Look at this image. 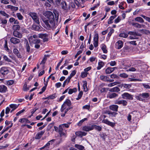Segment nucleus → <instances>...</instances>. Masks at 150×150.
I'll list each match as a JSON object with an SVG mask.
<instances>
[{
  "instance_id": "13",
  "label": "nucleus",
  "mask_w": 150,
  "mask_h": 150,
  "mask_svg": "<svg viewBox=\"0 0 150 150\" xmlns=\"http://www.w3.org/2000/svg\"><path fill=\"white\" fill-rule=\"evenodd\" d=\"M82 130L86 132H89L93 130L92 125L91 126H85L82 128Z\"/></svg>"
},
{
  "instance_id": "59",
  "label": "nucleus",
  "mask_w": 150,
  "mask_h": 150,
  "mask_svg": "<svg viewBox=\"0 0 150 150\" xmlns=\"http://www.w3.org/2000/svg\"><path fill=\"white\" fill-rule=\"evenodd\" d=\"M3 58L5 61H6L8 62H11V59H9V58H8V57L6 55H4V57H3Z\"/></svg>"
},
{
  "instance_id": "31",
  "label": "nucleus",
  "mask_w": 150,
  "mask_h": 150,
  "mask_svg": "<svg viewBox=\"0 0 150 150\" xmlns=\"http://www.w3.org/2000/svg\"><path fill=\"white\" fill-rule=\"evenodd\" d=\"M64 103L69 107L71 105V102L70 100L69 99H66L64 102Z\"/></svg>"
},
{
  "instance_id": "58",
  "label": "nucleus",
  "mask_w": 150,
  "mask_h": 150,
  "mask_svg": "<svg viewBox=\"0 0 150 150\" xmlns=\"http://www.w3.org/2000/svg\"><path fill=\"white\" fill-rule=\"evenodd\" d=\"M118 84V82H114L108 84V86L109 87H112Z\"/></svg>"
},
{
  "instance_id": "5",
  "label": "nucleus",
  "mask_w": 150,
  "mask_h": 150,
  "mask_svg": "<svg viewBox=\"0 0 150 150\" xmlns=\"http://www.w3.org/2000/svg\"><path fill=\"white\" fill-rule=\"evenodd\" d=\"M122 98L127 100H132L133 99V95L128 93H124L121 95Z\"/></svg>"
},
{
  "instance_id": "16",
  "label": "nucleus",
  "mask_w": 150,
  "mask_h": 150,
  "mask_svg": "<svg viewBox=\"0 0 150 150\" xmlns=\"http://www.w3.org/2000/svg\"><path fill=\"white\" fill-rule=\"evenodd\" d=\"M105 85V83H102L99 86V88H100V91L101 93L106 92L108 90V88H102L103 86Z\"/></svg>"
},
{
  "instance_id": "41",
  "label": "nucleus",
  "mask_w": 150,
  "mask_h": 150,
  "mask_svg": "<svg viewBox=\"0 0 150 150\" xmlns=\"http://www.w3.org/2000/svg\"><path fill=\"white\" fill-rule=\"evenodd\" d=\"M18 105L16 104H12L10 105V107L13 109L14 110L16 109L18 107Z\"/></svg>"
},
{
  "instance_id": "40",
  "label": "nucleus",
  "mask_w": 150,
  "mask_h": 150,
  "mask_svg": "<svg viewBox=\"0 0 150 150\" xmlns=\"http://www.w3.org/2000/svg\"><path fill=\"white\" fill-rule=\"evenodd\" d=\"M55 139H52L49 141L45 146L44 147H47L49 146L50 144H52L55 141Z\"/></svg>"
},
{
  "instance_id": "22",
  "label": "nucleus",
  "mask_w": 150,
  "mask_h": 150,
  "mask_svg": "<svg viewBox=\"0 0 150 150\" xmlns=\"http://www.w3.org/2000/svg\"><path fill=\"white\" fill-rule=\"evenodd\" d=\"M19 121L21 123H29L30 122L27 119L25 118H21L19 120Z\"/></svg>"
},
{
  "instance_id": "47",
  "label": "nucleus",
  "mask_w": 150,
  "mask_h": 150,
  "mask_svg": "<svg viewBox=\"0 0 150 150\" xmlns=\"http://www.w3.org/2000/svg\"><path fill=\"white\" fill-rule=\"evenodd\" d=\"M76 70H74L73 71H72L69 76H68V77L70 79H71V78L74 76L76 73Z\"/></svg>"
},
{
  "instance_id": "2",
  "label": "nucleus",
  "mask_w": 150,
  "mask_h": 150,
  "mask_svg": "<svg viewBox=\"0 0 150 150\" xmlns=\"http://www.w3.org/2000/svg\"><path fill=\"white\" fill-rule=\"evenodd\" d=\"M59 133L61 137H67L66 131L63 128V125H59Z\"/></svg>"
},
{
  "instance_id": "28",
  "label": "nucleus",
  "mask_w": 150,
  "mask_h": 150,
  "mask_svg": "<svg viewBox=\"0 0 150 150\" xmlns=\"http://www.w3.org/2000/svg\"><path fill=\"white\" fill-rule=\"evenodd\" d=\"M104 65V63L102 61L99 62L98 63V65L97 67V70L100 69Z\"/></svg>"
},
{
  "instance_id": "51",
  "label": "nucleus",
  "mask_w": 150,
  "mask_h": 150,
  "mask_svg": "<svg viewBox=\"0 0 150 150\" xmlns=\"http://www.w3.org/2000/svg\"><path fill=\"white\" fill-rule=\"evenodd\" d=\"M14 83V81L13 80H10L6 81L7 85L10 86L11 85Z\"/></svg>"
},
{
  "instance_id": "38",
  "label": "nucleus",
  "mask_w": 150,
  "mask_h": 150,
  "mask_svg": "<svg viewBox=\"0 0 150 150\" xmlns=\"http://www.w3.org/2000/svg\"><path fill=\"white\" fill-rule=\"evenodd\" d=\"M49 55H45L43 59L41 62L40 64H44L45 63V62L47 60V57H49Z\"/></svg>"
},
{
  "instance_id": "36",
  "label": "nucleus",
  "mask_w": 150,
  "mask_h": 150,
  "mask_svg": "<svg viewBox=\"0 0 150 150\" xmlns=\"http://www.w3.org/2000/svg\"><path fill=\"white\" fill-rule=\"evenodd\" d=\"M128 34L134 36H139V34L138 33L135 31H129Z\"/></svg>"
},
{
  "instance_id": "53",
  "label": "nucleus",
  "mask_w": 150,
  "mask_h": 150,
  "mask_svg": "<svg viewBox=\"0 0 150 150\" xmlns=\"http://www.w3.org/2000/svg\"><path fill=\"white\" fill-rule=\"evenodd\" d=\"M0 13L1 15L4 16L6 17L7 18H8L9 17V15L8 14H7L3 11H0Z\"/></svg>"
},
{
  "instance_id": "49",
  "label": "nucleus",
  "mask_w": 150,
  "mask_h": 150,
  "mask_svg": "<svg viewBox=\"0 0 150 150\" xmlns=\"http://www.w3.org/2000/svg\"><path fill=\"white\" fill-rule=\"evenodd\" d=\"M143 97V98L144 99V98H147L149 96V94L148 93H143L141 94Z\"/></svg>"
},
{
  "instance_id": "55",
  "label": "nucleus",
  "mask_w": 150,
  "mask_h": 150,
  "mask_svg": "<svg viewBox=\"0 0 150 150\" xmlns=\"http://www.w3.org/2000/svg\"><path fill=\"white\" fill-rule=\"evenodd\" d=\"M114 30L113 29H111L108 33L107 35V37L109 38H110L112 34L114 33Z\"/></svg>"
},
{
  "instance_id": "1",
  "label": "nucleus",
  "mask_w": 150,
  "mask_h": 150,
  "mask_svg": "<svg viewBox=\"0 0 150 150\" xmlns=\"http://www.w3.org/2000/svg\"><path fill=\"white\" fill-rule=\"evenodd\" d=\"M44 15L48 20L44 18H42V20L44 23V27L46 29L50 30L53 28L55 25L54 16L53 13L49 11L45 12Z\"/></svg>"
},
{
  "instance_id": "37",
  "label": "nucleus",
  "mask_w": 150,
  "mask_h": 150,
  "mask_svg": "<svg viewBox=\"0 0 150 150\" xmlns=\"http://www.w3.org/2000/svg\"><path fill=\"white\" fill-rule=\"evenodd\" d=\"M122 86L123 88H125L126 89H129L131 87V85L130 84H127L126 83H123Z\"/></svg>"
},
{
  "instance_id": "15",
  "label": "nucleus",
  "mask_w": 150,
  "mask_h": 150,
  "mask_svg": "<svg viewBox=\"0 0 150 150\" xmlns=\"http://www.w3.org/2000/svg\"><path fill=\"white\" fill-rule=\"evenodd\" d=\"M87 133L84 132L78 131L75 132L76 135L82 137L86 135Z\"/></svg>"
},
{
  "instance_id": "30",
  "label": "nucleus",
  "mask_w": 150,
  "mask_h": 150,
  "mask_svg": "<svg viewBox=\"0 0 150 150\" xmlns=\"http://www.w3.org/2000/svg\"><path fill=\"white\" fill-rule=\"evenodd\" d=\"M13 52L18 57L21 58V57L19 53V52L16 48H14L13 50Z\"/></svg>"
},
{
  "instance_id": "19",
  "label": "nucleus",
  "mask_w": 150,
  "mask_h": 150,
  "mask_svg": "<svg viewBox=\"0 0 150 150\" xmlns=\"http://www.w3.org/2000/svg\"><path fill=\"white\" fill-rule=\"evenodd\" d=\"M118 106L115 105H112L110 106V109L113 111H117Z\"/></svg>"
},
{
  "instance_id": "26",
  "label": "nucleus",
  "mask_w": 150,
  "mask_h": 150,
  "mask_svg": "<svg viewBox=\"0 0 150 150\" xmlns=\"http://www.w3.org/2000/svg\"><path fill=\"white\" fill-rule=\"evenodd\" d=\"M134 20L135 21L139 22L140 23H142L144 22V21L143 18L140 17H138L136 18Z\"/></svg>"
},
{
  "instance_id": "21",
  "label": "nucleus",
  "mask_w": 150,
  "mask_h": 150,
  "mask_svg": "<svg viewBox=\"0 0 150 150\" xmlns=\"http://www.w3.org/2000/svg\"><path fill=\"white\" fill-rule=\"evenodd\" d=\"M45 132L44 131H42L38 132L36 135L35 138L36 139H39L42 137Z\"/></svg>"
},
{
  "instance_id": "12",
  "label": "nucleus",
  "mask_w": 150,
  "mask_h": 150,
  "mask_svg": "<svg viewBox=\"0 0 150 150\" xmlns=\"http://www.w3.org/2000/svg\"><path fill=\"white\" fill-rule=\"evenodd\" d=\"M13 35L16 37L18 38H21L22 37V34L18 31H13Z\"/></svg>"
},
{
  "instance_id": "11",
  "label": "nucleus",
  "mask_w": 150,
  "mask_h": 150,
  "mask_svg": "<svg viewBox=\"0 0 150 150\" xmlns=\"http://www.w3.org/2000/svg\"><path fill=\"white\" fill-rule=\"evenodd\" d=\"M5 8L7 9H10L11 11H16L18 10V8L11 5H8L5 6Z\"/></svg>"
},
{
  "instance_id": "42",
  "label": "nucleus",
  "mask_w": 150,
  "mask_h": 150,
  "mask_svg": "<svg viewBox=\"0 0 150 150\" xmlns=\"http://www.w3.org/2000/svg\"><path fill=\"white\" fill-rule=\"evenodd\" d=\"M107 114L110 115L112 117H115V116L117 114V113L115 112H112L110 111L108 112Z\"/></svg>"
},
{
  "instance_id": "9",
  "label": "nucleus",
  "mask_w": 150,
  "mask_h": 150,
  "mask_svg": "<svg viewBox=\"0 0 150 150\" xmlns=\"http://www.w3.org/2000/svg\"><path fill=\"white\" fill-rule=\"evenodd\" d=\"M118 96V94L115 93H109L107 95V97L110 99L115 98Z\"/></svg>"
},
{
  "instance_id": "24",
  "label": "nucleus",
  "mask_w": 150,
  "mask_h": 150,
  "mask_svg": "<svg viewBox=\"0 0 150 150\" xmlns=\"http://www.w3.org/2000/svg\"><path fill=\"white\" fill-rule=\"evenodd\" d=\"M101 49L102 50L103 52L104 53H106L108 52V51L106 50V45L104 44H103L101 45Z\"/></svg>"
},
{
  "instance_id": "43",
  "label": "nucleus",
  "mask_w": 150,
  "mask_h": 150,
  "mask_svg": "<svg viewBox=\"0 0 150 150\" xmlns=\"http://www.w3.org/2000/svg\"><path fill=\"white\" fill-rule=\"evenodd\" d=\"M136 99L139 100L143 101L144 99L143 98L141 94H140L137 96L136 97Z\"/></svg>"
},
{
  "instance_id": "44",
  "label": "nucleus",
  "mask_w": 150,
  "mask_h": 150,
  "mask_svg": "<svg viewBox=\"0 0 150 150\" xmlns=\"http://www.w3.org/2000/svg\"><path fill=\"white\" fill-rule=\"evenodd\" d=\"M105 73L106 74H110L112 72L111 69V67H108L105 70Z\"/></svg>"
},
{
  "instance_id": "54",
  "label": "nucleus",
  "mask_w": 150,
  "mask_h": 150,
  "mask_svg": "<svg viewBox=\"0 0 150 150\" xmlns=\"http://www.w3.org/2000/svg\"><path fill=\"white\" fill-rule=\"evenodd\" d=\"M141 16L146 21L150 23V18L142 15H141Z\"/></svg>"
},
{
  "instance_id": "62",
  "label": "nucleus",
  "mask_w": 150,
  "mask_h": 150,
  "mask_svg": "<svg viewBox=\"0 0 150 150\" xmlns=\"http://www.w3.org/2000/svg\"><path fill=\"white\" fill-rule=\"evenodd\" d=\"M26 51L28 52H30V46L28 43L26 44Z\"/></svg>"
},
{
  "instance_id": "63",
  "label": "nucleus",
  "mask_w": 150,
  "mask_h": 150,
  "mask_svg": "<svg viewBox=\"0 0 150 150\" xmlns=\"http://www.w3.org/2000/svg\"><path fill=\"white\" fill-rule=\"evenodd\" d=\"M125 2L124 1L121 2L119 5V8L122 9H124V8L122 6V5H124V4Z\"/></svg>"
},
{
  "instance_id": "23",
  "label": "nucleus",
  "mask_w": 150,
  "mask_h": 150,
  "mask_svg": "<svg viewBox=\"0 0 150 150\" xmlns=\"http://www.w3.org/2000/svg\"><path fill=\"white\" fill-rule=\"evenodd\" d=\"M100 79L104 81L108 82L109 81V78L106 76L101 75L100 77Z\"/></svg>"
},
{
  "instance_id": "52",
  "label": "nucleus",
  "mask_w": 150,
  "mask_h": 150,
  "mask_svg": "<svg viewBox=\"0 0 150 150\" xmlns=\"http://www.w3.org/2000/svg\"><path fill=\"white\" fill-rule=\"evenodd\" d=\"M32 42L35 45L39 43L40 42V40L39 39H35L33 40Z\"/></svg>"
},
{
  "instance_id": "7",
  "label": "nucleus",
  "mask_w": 150,
  "mask_h": 150,
  "mask_svg": "<svg viewBox=\"0 0 150 150\" xmlns=\"http://www.w3.org/2000/svg\"><path fill=\"white\" fill-rule=\"evenodd\" d=\"M123 45V43L121 40H119L115 44V47L118 49H120L122 48Z\"/></svg>"
},
{
  "instance_id": "45",
  "label": "nucleus",
  "mask_w": 150,
  "mask_h": 150,
  "mask_svg": "<svg viewBox=\"0 0 150 150\" xmlns=\"http://www.w3.org/2000/svg\"><path fill=\"white\" fill-rule=\"evenodd\" d=\"M119 36L120 37L126 38L128 36V34L125 33H121L120 34Z\"/></svg>"
},
{
  "instance_id": "10",
  "label": "nucleus",
  "mask_w": 150,
  "mask_h": 150,
  "mask_svg": "<svg viewBox=\"0 0 150 150\" xmlns=\"http://www.w3.org/2000/svg\"><path fill=\"white\" fill-rule=\"evenodd\" d=\"M10 41L11 43L15 44H18L21 42L20 40L14 37L11 38Z\"/></svg>"
},
{
  "instance_id": "33",
  "label": "nucleus",
  "mask_w": 150,
  "mask_h": 150,
  "mask_svg": "<svg viewBox=\"0 0 150 150\" xmlns=\"http://www.w3.org/2000/svg\"><path fill=\"white\" fill-rule=\"evenodd\" d=\"M83 87L84 89V91L85 92H86L88 91V89L87 87V83L86 81H83Z\"/></svg>"
},
{
  "instance_id": "17",
  "label": "nucleus",
  "mask_w": 150,
  "mask_h": 150,
  "mask_svg": "<svg viewBox=\"0 0 150 150\" xmlns=\"http://www.w3.org/2000/svg\"><path fill=\"white\" fill-rule=\"evenodd\" d=\"M129 23L131 24L132 25L134 26V27L139 28H141V24H140L139 23H134L133 22L130 21L129 22Z\"/></svg>"
},
{
  "instance_id": "56",
  "label": "nucleus",
  "mask_w": 150,
  "mask_h": 150,
  "mask_svg": "<svg viewBox=\"0 0 150 150\" xmlns=\"http://www.w3.org/2000/svg\"><path fill=\"white\" fill-rule=\"evenodd\" d=\"M29 89V87H27V85L25 83L23 86V90L24 91H27Z\"/></svg>"
},
{
  "instance_id": "61",
  "label": "nucleus",
  "mask_w": 150,
  "mask_h": 150,
  "mask_svg": "<svg viewBox=\"0 0 150 150\" xmlns=\"http://www.w3.org/2000/svg\"><path fill=\"white\" fill-rule=\"evenodd\" d=\"M121 20V18L120 16H118L117 18L115 20V23H119Z\"/></svg>"
},
{
  "instance_id": "3",
  "label": "nucleus",
  "mask_w": 150,
  "mask_h": 150,
  "mask_svg": "<svg viewBox=\"0 0 150 150\" xmlns=\"http://www.w3.org/2000/svg\"><path fill=\"white\" fill-rule=\"evenodd\" d=\"M29 15L35 23L38 24L40 23L39 17L36 13H30Z\"/></svg>"
},
{
  "instance_id": "48",
  "label": "nucleus",
  "mask_w": 150,
  "mask_h": 150,
  "mask_svg": "<svg viewBox=\"0 0 150 150\" xmlns=\"http://www.w3.org/2000/svg\"><path fill=\"white\" fill-rule=\"evenodd\" d=\"M94 42H98V35L97 33L95 35L93 38Z\"/></svg>"
},
{
  "instance_id": "20",
  "label": "nucleus",
  "mask_w": 150,
  "mask_h": 150,
  "mask_svg": "<svg viewBox=\"0 0 150 150\" xmlns=\"http://www.w3.org/2000/svg\"><path fill=\"white\" fill-rule=\"evenodd\" d=\"M7 90V87L4 85H0V92L1 93L5 92Z\"/></svg>"
},
{
  "instance_id": "64",
  "label": "nucleus",
  "mask_w": 150,
  "mask_h": 150,
  "mask_svg": "<svg viewBox=\"0 0 150 150\" xmlns=\"http://www.w3.org/2000/svg\"><path fill=\"white\" fill-rule=\"evenodd\" d=\"M111 66H113L116 64V62L115 61H112L109 63Z\"/></svg>"
},
{
  "instance_id": "57",
  "label": "nucleus",
  "mask_w": 150,
  "mask_h": 150,
  "mask_svg": "<svg viewBox=\"0 0 150 150\" xmlns=\"http://www.w3.org/2000/svg\"><path fill=\"white\" fill-rule=\"evenodd\" d=\"M88 73L86 72H82L81 73V76L82 78H83L87 76Z\"/></svg>"
},
{
  "instance_id": "29",
  "label": "nucleus",
  "mask_w": 150,
  "mask_h": 150,
  "mask_svg": "<svg viewBox=\"0 0 150 150\" xmlns=\"http://www.w3.org/2000/svg\"><path fill=\"white\" fill-rule=\"evenodd\" d=\"M120 91V90L118 87H115L109 90L110 91L113 92H118Z\"/></svg>"
},
{
  "instance_id": "32",
  "label": "nucleus",
  "mask_w": 150,
  "mask_h": 150,
  "mask_svg": "<svg viewBox=\"0 0 150 150\" xmlns=\"http://www.w3.org/2000/svg\"><path fill=\"white\" fill-rule=\"evenodd\" d=\"M92 127L93 129H94L99 131H101L102 129V127H101L96 125H92Z\"/></svg>"
},
{
  "instance_id": "34",
  "label": "nucleus",
  "mask_w": 150,
  "mask_h": 150,
  "mask_svg": "<svg viewBox=\"0 0 150 150\" xmlns=\"http://www.w3.org/2000/svg\"><path fill=\"white\" fill-rule=\"evenodd\" d=\"M75 147L80 150H83L84 148V147L83 146L78 144H75Z\"/></svg>"
},
{
  "instance_id": "8",
  "label": "nucleus",
  "mask_w": 150,
  "mask_h": 150,
  "mask_svg": "<svg viewBox=\"0 0 150 150\" xmlns=\"http://www.w3.org/2000/svg\"><path fill=\"white\" fill-rule=\"evenodd\" d=\"M115 104H122L123 105L125 106L127 104V101L125 100H116L115 102Z\"/></svg>"
},
{
  "instance_id": "27",
  "label": "nucleus",
  "mask_w": 150,
  "mask_h": 150,
  "mask_svg": "<svg viewBox=\"0 0 150 150\" xmlns=\"http://www.w3.org/2000/svg\"><path fill=\"white\" fill-rule=\"evenodd\" d=\"M12 28L13 31H17L19 30L20 26L18 24H16L13 25V26Z\"/></svg>"
},
{
  "instance_id": "35",
  "label": "nucleus",
  "mask_w": 150,
  "mask_h": 150,
  "mask_svg": "<svg viewBox=\"0 0 150 150\" xmlns=\"http://www.w3.org/2000/svg\"><path fill=\"white\" fill-rule=\"evenodd\" d=\"M45 37H48V35L46 33H40L38 34V37L41 38L43 39Z\"/></svg>"
},
{
  "instance_id": "46",
  "label": "nucleus",
  "mask_w": 150,
  "mask_h": 150,
  "mask_svg": "<svg viewBox=\"0 0 150 150\" xmlns=\"http://www.w3.org/2000/svg\"><path fill=\"white\" fill-rule=\"evenodd\" d=\"M16 15L19 20H21L23 18V17L20 13H16Z\"/></svg>"
},
{
  "instance_id": "50",
  "label": "nucleus",
  "mask_w": 150,
  "mask_h": 150,
  "mask_svg": "<svg viewBox=\"0 0 150 150\" xmlns=\"http://www.w3.org/2000/svg\"><path fill=\"white\" fill-rule=\"evenodd\" d=\"M83 94V92L82 91H80L78 95L77 98H76V100H78L81 99L82 96Z\"/></svg>"
},
{
  "instance_id": "60",
  "label": "nucleus",
  "mask_w": 150,
  "mask_h": 150,
  "mask_svg": "<svg viewBox=\"0 0 150 150\" xmlns=\"http://www.w3.org/2000/svg\"><path fill=\"white\" fill-rule=\"evenodd\" d=\"M120 76L123 78H126L128 77V75L125 73H122L120 74Z\"/></svg>"
},
{
  "instance_id": "39",
  "label": "nucleus",
  "mask_w": 150,
  "mask_h": 150,
  "mask_svg": "<svg viewBox=\"0 0 150 150\" xmlns=\"http://www.w3.org/2000/svg\"><path fill=\"white\" fill-rule=\"evenodd\" d=\"M13 123H11L10 126H8L7 127H6V129H3L1 132V134H0V135H1L2 134L4 133V132L7 131L9 128H10L11 127L13 126Z\"/></svg>"
},
{
  "instance_id": "6",
  "label": "nucleus",
  "mask_w": 150,
  "mask_h": 150,
  "mask_svg": "<svg viewBox=\"0 0 150 150\" xmlns=\"http://www.w3.org/2000/svg\"><path fill=\"white\" fill-rule=\"evenodd\" d=\"M9 72V70L7 67H3L0 69V73L3 76L7 74Z\"/></svg>"
},
{
  "instance_id": "25",
  "label": "nucleus",
  "mask_w": 150,
  "mask_h": 150,
  "mask_svg": "<svg viewBox=\"0 0 150 150\" xmlns=\"http://www.w3.org/2000/svg\"><path fill=\"white\" fill-rule=\"evenodd\" d=\"M77 91V89L76 88H74L73 89L69 88L68 93L69 94H71L73 93L76 92Z\"/></svg>"
},
{
  "instance_id": "18",
  "label": "nucleus",
  "mask_w": 150,
  "mask_h": 150,
  "mask_svg": "<svg viewBox=\"0 0 150 150\" xmlns=\"http://www.w3.org/2000/svg\"><path fill=\"white\" fill-rule=\"evenodd\" d=\"M103 122L109 125H110L111 127H113L115 124L112 122H111L107 119H105L103 120Z\"/></svg>"
},
{
  "instance_id": "4",
  "label": "nucleus",
  "mask_w": 150,
  "mask_h": 150,
  "mask_svg": "<svg viewBox=\"0 0 150 150\" xmlns=\"http://www.w3.org/2000/svg\"><path fill=\"white\" fill-rule=\"evenodd\" d=\"M60 6L62 8L68 11L70 9V6L65 1H62L60 4Z\"/></svg>"
},
{
  "instance_id": "14",
  "label": "nucleus",
  "mask_w": 150,
  "mask_h": 150,
  "mask_svg": "<svg viewBox=\"0 0 150 150\" xmlns=\"http://www.w3.org/2000/svg\"><path fill=\"white\" fill-rule=\"evenodd\" d=\"M31 29L34 30L40 31H41L40 27L33 24L32 25Z\"/></svg>"
}]
</instances>
